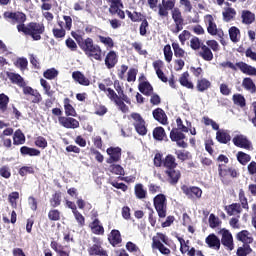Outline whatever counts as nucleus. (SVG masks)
I'll return each instance as SVG.
<instances>
[{
  "instance_id": "16",
  "label": "nucleus",
  "mask_w": 256,
  "mask_h": 256,
  "mask_svg": "<svg viewBox=\"0 0 256 256\" xmlns=\"http://www.w3.org/2000/svg\"><path fill=\"white\" fill-rule=\"evenodd\" d=\"M153 118L161 125H169V118L163 108H156L152 111Z\"/></svg>"
},
{
  "instance_id": "24",
  "label": "nucleus",
  "mask_w": 256,
  "mask_h": 256,
  "mask_svg": "<svg viewBox=\"0 0 256 256\" xmlns=\"http://www.w3.org/2000/svg\"><path fill=\"white\" fill-rule=\"evenodd\" d=\"M216 140L218 143H222V145H227L231 141V134H229L228 130H218L216 132Z\"/></svg>"
},
{
  "instance_id": "45",
  "label": "nucleus",
  "mask_w": 256,
  "mask_h": 256,
  "mask_svg": "<svg viewBox=\"0 0 256 256\" xmlns=\"http://www.w3.org/2000/svg\"><path fill=\"white\" fill-rule=\"evenodd\" d=\"M25 141L23 131H21V129L16 130L13 135V145H25Z\"/></svg>"
},
{
  "instance_id": "46",
  "label": "nucleus",
  "mask_w": 256,
  "mask_h": 256,
  "mask_svg": "<svg viewBox=\"0 0 256 256\" xmlns=\"http://www.w3.org/2000/svg\"><path fill=\"white\" fill-rule=\"evenodd\" d=\"M170 139L173 142L183 141V139H185V134L177 128H172L170 131Z\"/></svg>"
},
{
  "instance_id": "7",
  "label": "nucleus",
  "mask_w": 256,
  "mask_h": 256,
  "mask_svg": "<svg viewBox=\"0 0 256 256\" xmlns=\"http://www.w3.org/2000/svg\"><path fill=\"white\" fill-rule=\"evenodd\" d=\"M106 153L109 156L106 159V163H108V165H113V163H119V161H121V155H122L121 147L110 146L109 148L106 149Z\"/></svg>"
},
{
  "instance_id": "38",
  "label": "nucleus",
  "mask_w": 256,
  "mask_h": 256,
  "mask_svg": "<svg viewBox=\"0 0 256 256\" xmlns=\"http://www.w3.org/2000/svg\"><path fill=\"white\" fill-rule=\"evenodd\" d=\"M134 195L136 199H140V200L147 199V190L145 189L143 184L137 183L134 186Z\"/></svg>"
},
{
  "instance_id": "55",
  "label": "nucleus",
  "mask_w": 256,
  "mask_h": 256,
  "mask_svg": "<svg viewBox=\"0 0 256 256\" xmlns=\"http://www.w3.org/2000/svg\"><path fill=\"white\" fill-rule=\"evenodd\" d=\"M175 155L177 156V159L182 162L191 159V153L189 151L178 150L175 152Z\"/></svg>"
},
{
  "instance_id": "22",
  "label": "nucleus",
  "mask_w": 256,
  "mask_h": 256,
  "mask_svg": "<svg viewBox=\"0 0 256 256\" xmlns=\"http://www.w3.org/2000/svg\"><path fill=\"white\" fill-rule=\"evenodd\" d=\"M108 241L112 247H117V245L123 241V238H121V232L117 229H113L108 236Z\"/></svg>"
},
{
  "instance_id": "41",
  "label": "nucleus",
  "mask_w": 256,
  "mask_h": 256,
  "mask_svg": "<svg viewBox=\"0 0 256 256\" xmlns=\"http://www.w3.org/2000/svg\"><path fill=\"white\" fill-rule=\"evenodd\" d=\"M50 247L51 249H53V251H55V253H57V255L59 256H69L71 255V251H65L63 250L64 247L63 245L57 243V241H52L50 243Z\"/></svg>"
},
{
  "instance_id": "64",
  "label": "nucleus",
  "mask_w": 256,
  "mask_h": 256,
  "mask_svg": "<svg viewBox=\"0 0 256 256\" xmlns=\"http://www.w3.org/2000/svg\"><path fill=\"white\" fill-rule=\"evenodd\" d=\"M0 177H3V179H11V168L7 165H3L0 168Z\"/></svg>"
},
{
  "instance_id": "32",
  "label": "nucleus",
  "mask_w": 256,
  "mask_h": 256,
  "mask_svg": "<svg viewBox=\"0 0 256 256\" xmlns=\"http://www.w3.org/2000/svg\"><path fill=\"white\" fill-rule=\"evenodd\" d=\"M236 16L237 11L235 10V8L227 7L222 12L223 21L225 23H231V21H233Z\"/></svg>"
},
{
  "instance_id": "30",
  "label": "nucleus",
  "mask_w": 256,
  "mask_h": 256,
  "mask_svg": "<svg viewBox=\"0 0 256 256\" xmlns=\"http://www.w3.org/2000/svg\"><path fill=\"white\" fill-rule=\"evenodd\" d=\"M241 19L243 25H253L255 23V13L250 10H242Z\"/></svg>"
},
{
  "instance_id": "47",
  "label": "nucleus",
  "mask_w": 256,
  "mask_h": 256,
  "mask_svg": "<svg viewBox=\"0 0 256 256\" xmlns=\"http://www.w3.org/2000/svg\"><path fill=\"white\" fill-rule=\"evenodd\" d=\"M236 159H237L238 163H240V165H247V163H249L251 161V155H249L243 151H239L236 154Z\"/></svg>"
},
{
  "instance_id": "52",
  "label": "nucleus",
  "mask_w": 256,
  "mask_h": 256,
  "mask_svg": "<svg viewBox=\"0 0 256 256\" xmlns=\"http://www.w3.org/2000/svg\"><path fill=\"white\" fill-rule=\"evenodd\" d=\"M18 173L20 177H26V175H35V168L33 166H22Z\"/></svg>"
},
{
  "instance_id": "18",
  "label": "nucleus",
  "mask_w": 256,
  "mask_h": 256,
  "mask_svg": "<svg viewBox=\"0 0 256 256\" xmlns=\"http://www.w3.org/2000/svg\"><path fill=\"white\" fill-rule=\"evenodd\" d=\"M205 243L210 249H215V251H219L221 249V240L213 233L206 237Z\"/></svg>"
},
{
  "instance_id": "61",
  "label": "nucleus",
  "mask_w": 256,
  "mask_h": 256,
  "mask_svg": "<svg viewBox=\"0 0 256 256\" xmlns=\"http://www.w3.org/2000/svg\"><path fill=\"white\" fill-rule=\"evenodd\" d=\"M48 219L50 221H61V212L57 209H52L48 212Z\"/></svg>"
},
{
  "instance_id": "3",
  "label": "nucleus",
  "mask_w": 256,
  "mask_h": 256,
  "mask_svg": "<svg viewBox=\"0 0 256 256\" xmlns=\"http://www.w3.org/2000/svg\"><path fill=\"white\" fill-rule=\"evenodd\" d=\"M18 33H23L26 37H31L33 41H41L45 33V24L39 22H29L27 25H17Z\"/></svg>"
},
{
  "instance_id": "4",
  "label": "nucleus",
  "mask_w": 256,
  "mask_h": 256,
  "mask_svg": "<svg viewBox=\"0 0 256 256\" xmlns=\"http://www.w3.org/2000/svg\"><path fill=\"white\" fill-rule=\"evenodd\" d=\"M218 175L224 185H229V183H231V179L239 177V172H237V169L233 167L225 168V164H219Z\"/></svg>"
},
{
  "instance_id": "56",
  "label": "nucleus",
  "mask_w": 256,
  "mask_h": 256,
  "mask_svg": "<svg viewBox=\"0 0 256 256\" xmlns=\"http://www.w3.org/2000/svg\"><path fill=\"white\" fill-rule=\"evenodd\" d=\"M247 170L249 175H251V181L256 183V162L251 161L247 166Z\"/></svg>"
},
{
  "instance_id": "40",
  "label": "nucleus",
  "mask_w": 256,
  "mask_h": 256,
  "mask_svg": "<svg viewBox=\"0 0 256 256\" xmlns=\"http://www.w3.org/2000/svg\"><path fill=\"white\" fill-rule=\"evenodd\" d=\"M20 153L23 156L28 155L29 157H39V155H41V151L36 148H31L29 146H22L20 148Z\"/></svg>"
},
{
  "instance_id": "58",
  "label": "nucleus",
  "mask_w": 256,
  "mask_h": 256,
  "mask_svg": "<svg viewBox=\"0 0 256 256\" xmlns=\"http://www.w3.org/2000/svg\"><path fill=\"white\" fill-rule=\"evenodd\" d=\"M172 49L174 51L175 57H178V58L185 57V50H183V48L179 46V43L173 42Z\"/></svg>"
},
{
  "instance_id": "49",
  "label": "nucleus",
  "mask_w": 256,
  "mask_h": 256,
  "mask_svg": "<svg viewBox=\"0 0 256 256\" xmlns=\"http://www.w3.org/2000/svg\"><path fill=\"white\" fill-rule=\"evenodd\" d=\"M252 252H253V249H251V246L249 244H243L242 247H239L237 249L236 255L247 256V255H251Z\"/></svg>"
},
{
  "instance_id": "44",
  "label": "nucleus",
  "mask_w": 256,
  "mask_h": 256,
  "mask_svg": "<svg viewBox=\"0 0 256 256\" xmlns=\"http://www.w3.org/2000/svg\"><path fill=\"white\" fill-rule=\"evenodd\" d=\"M179 83L182 87H186V89H195V85L193 82L189 81V72H184L179 78Z\"/></svg>"
},
{
  "instance_id": "42",
  "label": "nucleus",
  "mask_w": 256,
  "mask_h": 256,
  "mask_svg": "<svg viewBox=\"0 0 256 256\" xmlns=\"http://www.w3.org/2000/svg\"><path fill=\"white\" fill-rule=\"evenodd\" d=\"M126 14L130 18L132 23H141L144 19H147V16H145V15H143V13L137 12V11L131 12L129 10H126Z\"/></svg>"
},
{
  "instance_id": "60",
  "label": "nucleus",
  "mask_w": 256,
  "mask_h": 256,
  "mask_svg": "<svg viewBox=\"0 0 256 256\" xmlns=\"http://www.w3.org/2000/svg\"><path fill=\"white\" fill-rule=\"evenodd\" d=\"M52 33L55 39H65V35H67L65 28H53Z\"/></svg>"
},
{
  "instance_id": "10",
  "label": "nucleus",
  "mask_w": 256,
  "mask_h": 256,
  "mask_svg": "<svg viewBox=\"0 0 256 256\" xmlns=\"http://www.w3.org/2000/svg\"><path fill=\"white\" fill-rule=\"evenodd\" d=\"M181 191L188 197V199H201V196L203 195V190L197 186L182 185Z\"/></svg>"
},
{
  "instance_id": "8",
  "label": "nucleus",
  "mask_w": 256,
  "mask_h": 256,
  "mask_svg": "<svg viewBox=\"0 0 256 256\" xmlns=\"http://www.w3.org/2000/svg\"><path fill=\"white\" fill-rule=\"evenodd\" d=\"M110 3V7L108 9L110 15L113 17L114 15H118L119 19H125V11H123L119 7H123V2L121 0H106Z\"/></svg>"
},
{
  "instance_id": "11",
  "label": "nucleus",
  "mask_w": 256,
  "mask_h": 256,
  "mask_svg": "<svg viewBox=\"0 0 256 256\" xmlns=\"http://www.w3.org/2000/svg\"><path fill=\"white\" fill-rule=\"evenodd\" d=\"M4 19H11L13 25L18 23V25H25V21H27V15L23 12H9L6 11L3 14Z\"/></svg>"
},
{
  "instance_id": "37",
  "label": "nucleus",
  "mask_w": 256,
  "mask_h": 256,
  "mask_svg": "<svg viewBox=\"0 0 256 256\" xmlns=\"http://www.w3.org/2000/svg\"><path fill=\"white\" fill-rule=\"evenodd\" d=\"M199 57H202L204 61H213V52L207 45L202 44L201 51L198 53Z\"/></svg>"
},
{
  "instance_id": "27",
  "label": "nucleus",
  "mask_w": 256,
  "mask_h": 256,
  "mask_svg": "<svg viewBox=\"0 0 256 256\" xmlns=\"http://www.w3.org/2000/svg\"><path fill=\"white\" fill-rule=\"evenodd\" d=\"M88 253L90 256H109L107 250L103 249L101 244H93L88 248Z\"/></svg>"
},
{
  "instance_id": "15",
  "label": "nucleus",
  "mask_w": 256,
  "mask_h": 256,
  "mask_svg": "<svg viewBox=\"0 0 256 256\" xmlns=\"http://www.w3.org/2000/svg\"><path fill=\"white\" fill-rule=\"evenodd\" d=\"M221 233H222V238H221L222 245H224V247H226L228 251H233V249L235 248L233 245V235L227 229H222Z\"/></svg>"
},
{
  "instance_id": "53",
  "label": "nucleus",
  "mask_w": 256,
  "mask_h": 256,
  "mask_svg": "<svg viewBox=\"0 0 256 256\" xmlns=\"http://www.w3.org/2000/svg\"><path fill=\"white\" fill-rule=\"evenodd\" d=\"M177 240L180 243V252L182 253V255H185V253H187L190 249V247H189L190 241L189 240L185 241V239H183L179 236L177 237Z\"/></svg>"
},
{
  "instance_id": "43",
  "label": "nucleus",
  "mask_w": 256,
  "mask_h": 256,
  "mask_svg": "<svg viewBox=\"0 0 256 256\" xmlns=\"http://www.w3.org/2000/svg\"><path fill=\"white\" fill-rule=\"evenodd\" d=\"M242 87L251 93L252 95L256 93V85L255 82H253V79L246 77L242 81Z\"/></svg>"
},
{
  "instance_id": "9",
  "label": "nucleus",
  "mask_w": 256,
  "mask_h": 256,
  "mask_svg": "<svg viewBox=\"0 0 256 256\" xmlns=\"http://www.w3.org/2000/svg\"><path fill=\"white\" fill-rule=\"evenodd\" d=\"M132 119L135 121L134 122V127L136 130V133L138 135H147V126H145V120L139 113H132L131 114Z\"/></svg>"
},
{
  "instance_id": "2",
  "label": "nucleus",
  "mask_w": 256,
  "mask_h": 256,
  "mask_svg": "<svg viewBox=\"0 0 256 256\" xmlns=\"http://www.w3.org/2000/svg\"><path fill=\"white\" fill-rule=\"evenodd\" d=\"M71 36L73 37V39H75L81 51H83V53H85L86 56L92 57L96 61L103 60V57L101 56L103 53V50L101 49V46H99L98 44H95V41H93V38L87 37L85 39L83 38V35L77 32H71Z\"/></svg>"
},
{
  "instance_id": "31",
  "label": "nucleus",
  "mask_w": 256,
  "mask_h": 256,
  "mask_svg": "<svg viewBox=\"0 0 256 256\" xmlns=\"http://www.w3.org/2000/svg\"><path fill=\"white\" fill-rule=\"evenodd\" d=\"M63 103L66 117H77V110L71 104V99L64 98Z\"/></svg>"
},
{
  "instance_id": "35",
  "label": "nucleus",
  "mask_w": 256,
  "mask_h": 256,
  "mask_svg": "<svg viewBox=\"0 0 256 256\" xmlns=\"http://www.w3.org/2000/svg\"><path fill=\"white\" fill-rule=\"evenodd\" d=\"M138 89L140 93H142L146 97H151V95H153V86L151 85V83H149V81L141 82L138 85Z\"/></svg>"
},
{
  "instance_id": "25",
  "label": "nucleus",
  "mask_w": 256,
  "mask_h": 256,
  "mask_svg": "<svg viewBox=\"0 0 256 256\" xmlns=\"http://www.w3.org/2000/svg\"><path fill=\"white\" fill-rule=\"evenodd\" d=\"M205 21L208 24L207 32L209 35H217V24L215 23V19L213 18V15L207 14L205 16Z\"/></svg>"
},
{
  "instance_id": "19",
  "label": "nucleus",
  "mask_w": 256,
  "mask_h": 256,
  "mask_svg": "<svg viewBox=\"0 0 256 256\" xmlns=\"http://www.w3.org/2000/svg\"><path fill=\"white\" fill-rule=\"evenodd\" d=\"M23 94L31 95V97H33L32 103L39 104L41 101H43V97L41 96V93H39L38 90L33 89L31 86H25L23 88Z\"/></svg>"
},
{
  "instance_id": "5",
  "label": "nucleus",
  "mask_w": 256,
  "mask_h": 256,
  "mask_svg": "<svg viewBox=\"0 0 256 256\" xmlns=\"http://www.w3.org/2000/svg\"><path fill=\"white\" fill-rule=\"evenodd\" d=\"M153 205L159 219H165L167 217V196L165 194H157L153 198Z\"/></svg>"
},
{
  "instance_id": "1",
  "label": "nucleus",
  "mask_w": 256,
  "mask_h": 256,
  "mask_svg": "<svg viewBox=\"0 0 256 256\" xmlns=\"http://www.w3.org/2000/svg\"><path fill=\"white\" fill-rule=\"evenodd\" d=\"M175 0H162V3L158 5V15L160 17H169V11H172V19L175 23V28L172 29V33H179L183 31V25L185 20L183 14L179 8H175Z\"/></svg>"
},
{
  "instance_id": "20",
  "label": "nucleus",
  "mask_w": 256,
  "mask_h": 256,
  "mask_svg": "<svg viewBox=\"0 0 256 256\" xmlns=\"http://www.w3.org/2000/svg\"><path fill=\"white\" fill-rule=\"evenodd\" d=\"M72 79L83 87H89V85H91V80L85 77V74H83L81 71H74L72 73Z\"/></svg>"
},
{
  "instance_id": "59",
  "label": "nucleus",
  "mask_w": 256,
  "mask_h": 256,
  "mask_svg": "<svg viewBox=\"0 0 256 256\" xmlns=\"http://www.w3.org/2000/svg\"><path fill=\"white\" fill-rule=\"evenodd\" d=\"M50 205L54 208L61 205V192H56L52 195V198L50 199Z\"/></svg>"
},
{
  "instance_id": "28",
  "label": "nucleus",
  "mask_w": 256,
  "mask_h": 256,
  "mask_svg": "<svg viewBox=\"0 0 256 256\" xmlns=\"http://www.w3.org/2000/svg\"><path fill=\"white\" fill-rule=\"evenodd\" d=\"M236 66L238 69H240L241 72H243L245 75H254L256 77V68L243 62L240 61L236 63Z\"/></svg>"
},
{
  "instance_id": "14",
  "label": "nucleus",
  "mask_w": 256,
  "mask_h": 256,
  "mask_svg": "<svg viewBox=\"0 0 256 256\" xmlns=\"http://www.w3.org/2000/svg\"><path fill=\"white\" fill-rule=\"evenodd\" d=\"M58 121L62 125V127H65V129H79V122L73 117H59Z\"/></svg>"
},
{
  "instance_id": "17",
  "label": "nucleus",
  "mask_w": 256,
  "mask_h": 256,
  "mask_svg": "<svg viewBox=\"0 0 256 256\" xmlns=\"http://www.w3.org/2000/svg\"><path fill=\"white\" fill-rule=\"evenodd\" d=\"M105 65L107 69H113L117 63H119V56L115 50H110L105 57Z\"/></svg>"
},
{
  "instance_id": "6",
  "label": "nucleus",
  "mask_w": 256,
  "mask_h": 256,
  "mask_svg": "<svg viewBox=\"0 0 256 256\" xmlns=\"http://www.w3.org/2000/svg\"><path fill=\"white\" fill-rule=\"evenodd\" d=\"M103 81L104 83H98V88L100 89V91L107 93L108 99L115 103L119 99V95L112 88H107L113 85V81L111 80V78H106Z\"/></svg>"
},
{
  "instance_id": "50",
  "label": "nucleus",
  "mask_w": 256,
  "mask_h": 256,
  "mask_svg": "<svg viewBox=\"0 0 256 256\" xmlns=\"http://www.w3.org/2000/svg\"><path fill=\"white\" fill-rule=\"evenodd\" d=\"M98 39L100 41V43H102L103 45H105V47H107V49H113V47H115V42L113 41V38L111 37H105V36H98Z\"/></svg>"
},
{
  "instance_id": "54",
  "label": "nucleus",
  "mask_w": 256,
  "mask_h": 256,
  "mask_svg": "<svg viewBox=\"0 0 256 256\" xmlns=\"http://www.w3.org/2000/svg\"><path fill=\"white\" fill-rule=\"evenodd\" d=\"M190 47L193 49V51H199V49L203 47V43H201L199 37L194 36L190 40Z\"/></svg>"
},
{
  "instance_id": "39",
  "label": "nucleus",
  "mask_w": 256,
  "mask_h": 256,
  "mask_svg": "<svg viewBox=\"0 0 256 256\" xmlns=\"http://www.w3.org/2000/svg\"><path fill=\"white\" fill-rule=\"evenodd\" d=\"M228 33L232 43H239L241 41V30L237 26L230 27Z\"/></svg>"
},
{
  "instance_id": "48",
  "label": "nucleus",
  "mask_w": 256,
  "mask_h": 256,
  "mask_svg": "<svg viewBox=\"0 0 256 256\" xmlns=\"http://www.w3.org/2000/svg\"><path fill=\"white\" fill-rule=\"evenodd\" d=\"M9 96L5 93L0 94V111L1 113H7V108L9 107Z\"/></svg>"
},
{
  "instance_id": "12",
  "label": "nucleus",
  "mask_w": 256,
  "mask_h": 256,
  "mask_svg": "<svg viewBox=\"0 0 256 256\" xmlns=\"http://www.w3.org/2000/svg\"><path fill=\"white\" fill-rule=\"evenodd\" d=\"M232 143H234L235 147H239L240 149H246L247 151H252L253 149V144L245 135H236L232 139Z\"/></svg>"
},
{
  "instance_id": "29",
  "label": "nucleus",
  "mask_w": 256,
  "mask_h": 256,
  "mask_svg": "<svg viewBox=\"0 0 256 256\" xmlns=\"http://www.w3.org/2000/svg\"><path fill=\"white\" fill-rule=\"evenodd\" d=\"M227 215H229L230 217L233 215H241L243 208H241V204L240 203H232L230 205H227L224 207Z\"/></svg>"
},
{
  "instance_id": "21",
  "label": "nucleus",
  "mask_w": 256,
  "mask_h": 256,
  "mask_svg": "<svg viewBox=\"0 0 256 256\" xmlns=\"http://www.w3.org/2000/svg\"><path fill=\"white\" fill-rule=\"evenodd\" d=\"M89 227L94 235H105V228L99 218H95L90 224Z\"/></svg>"
},
{
  "instance_id": "63",
  "label": "nucleus",
  "mask_w": 256,
  "mask_h": 256,
  "mask_svg": "<svg viewBox=\"0 0 256 256\" xmlns=\"http://www.w3.org/2000/svg\"><path fill=\"white\" fill-rule=\"evenodd\" d=\"M114 104L116 105V107H118L119 111H121L122 113H129V106H127V104H125V102H123V100H121V98H118Z\"/></svg>"
},
{
  "instance_id": "34",
  "label": "nucleus",
  "mask_w": 256,
  "mask_h": 256,
  "mask_svg": "<svg viewBox=\"0 0 256 256\" xmlns=\"http://www.w3.org/2000/svg\"><path fill=\"white\" fill-rule=\"evenodd\" d=\"M236 239L244 243V245H249L250 243H253V236H251V233H249V231L247 230L240 231L237 234Z\"/></svg>"
},
{
  "instance_id": "33",
  "label": "nucleus",
  "mask_w": 256,
  "mask_h": 256,
  "mask_svg": "<svg viewBox=\"0 0 256 256\" xmlns=\"http://www.w3.org/2000/svg\"><path fill=\"white\" fill-rule=\"evenodd\" d=\"M196 89L199 93H205L208 89H211V81L207 78H200L196 82Z\"/></svg>"
},
{
  "instance_id": "23",
  "label": "nucleus",
  "mask_w": 256,
  "mask_h": 256,
  "mask_svg": "<svg viewBox=\"0 0 256 256\" xmlns=\"http://www.w3.org/2000/svg\"><path fill=\"white\" fill-rule=\"evenodd\" d=\"M152 249H158V251L162 255H170L171 254V250L169 248L165 247V245L161 242V240L157 239L156 237L152 238Z\"/></svg>"
},
{
  "instance_id": "57",
  "label": "nucleus",
  "mask_w": 256,
  "mask_h": 256,
  "mask_svg": "<svg viewBox=\"0 0 256 256\" xmlns=\"http://www.w3.org/2000/svg\"><path fill=\"white\" fill-rule=\"evenodd\" d=\"M147 31H149V21H147V18L141 21L140 27H139V34L141 37L147 36Z\"/></svg>"
},
{
  "instance_id": "36",
  "label": "nucleus",
  "mask_w": 256,
  "mask_h": 256,
  "mask_svg": "<svg viewBox=\"0 0 256 256\" xmlns=\"http://www.w3.org/2000/svg\"><path fill=\"white\" fill-rule=\"evenodd\" d=\"M152 135L155 141H165V139H167V133L165 132V128L161 126H157L156 128H154Z\"/></svg>"
},
{
  "instance_id": "51",
  "label": "nucleus",
  "mask_w": 256,
  "mask_h": 256,
  "mask_svg": "<svg viewBox=\"0 0 256 256\" xmlns=\"http://www.w3.org/2000/svg\"><path fill=\"white\" fill-rule=\"evenodd\" d=\"M232 101H233L234 105H238L239 107H245V105H247L245 96L241 95V94H234L232 96Z\"/></svg>"
},
{
  "instance_id": "26",
  "label": "nucleus",
  "mask_w": 256,
  "mask_h": 256,
  "mask_svg": "<svg viewBox=\"0 0 256 256\" xmlns=\"http://www.w3.org/2000/svg\"><path fill=\"white\" fill-rule=\"evenodd\" d=\"M177 159L172 154L166 155V157L163 159V165L164 169L170 170V169H177Z\"/></svg>"
},
{
  "instance_id": "62",
  "label": "nucleus",
  "mask_w": 256,
  "mask_h": 256,
  "mask_svg": "<svg viewBox=\"0 0 256 256\" xmlns=\"http://www.w3.org/2000/svg\"><path fill=\"white\" fill-rule=\"evenodd\" d=\"M57 75H59V71H57V69H55V68L47 69L43 73V76L45 77V79H49V80L55 79V77H57Z\"/></svg>"
},
{
  "instance_id": "13",
  "label": "nucleus",
  "mask_w": 256,
  "mask_h": 256,
  "mask_svg": "<svg viewBox=\"0 0 256 256\" xmlns=\"http://www.w3.org/2000/svg\"><path fill=\"white\" fill-rule=\"evenodd\" d=\"M164 173L170 185H177L179 183V179H181V170L172 168L170 170H165Z\"/></svg>"
}]
</instances>
